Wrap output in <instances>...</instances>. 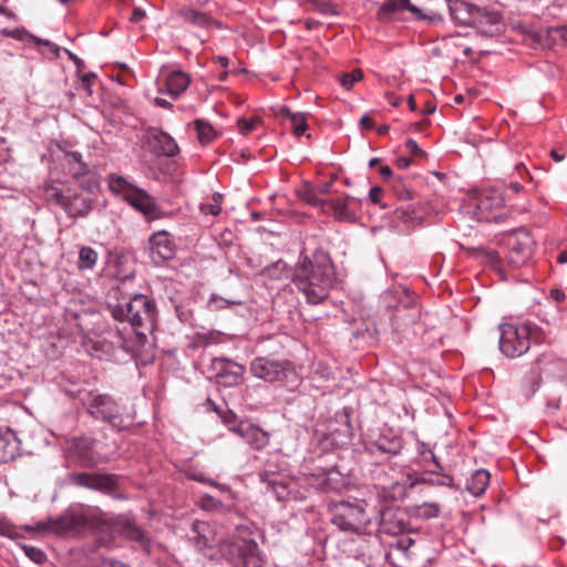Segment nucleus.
<instances>
[{"label": "nucleus", "instance_id": "a211bd4d", "mask_svg": "<svg viewBox=\"0 0 567 567\" xmlns=\"http://www.w3.org/2000/svg\"><path fill=\"white\" fill-rule=\"evenodd\" d=\"M472 28H476L484 35L494 37L502 29L501 16L495 10L478 7L474 12Z\"/></svg>", "mask_w": 567, "mask_h": 567}, {"label": "nucleus", "instance_id": "680f3d73", "mask_svg": "<svg viewBox=\"0 0 567 567\" xmlns=\"http://www.w3.org/2000/svg\"><path fill=\"white\" fill-rule=\"evenodd\" d=\"M65 53L68 54L69 59L74 62L78 71L80 72L82 68H84V62L73 52L65 49Z\"/></svg>", "mask_w": 567, "mask_h": 567}, {"label": "nucleus", "instance_id": "6e6552de", "mask_svg": "<svg viewBox=\"0 0 567 567\" xmlns=\"http://www.w3.org/2000/svg\"><path fill=\"white\" fill-rule=\"evenodd\" d=\"M249 370L254 377L271 383H285L295 375L290 361L268 357L255 358L250 363Z\"/></svg>", "mask_w": 567, "mask_h": 567}, {"label": "nucleus", "instance_id": "c9c22d12", "mask_svg": "<svg viewBox=\"0 0 567 567\" xmlns=\"http://www.w3.org/2000/svg\"><path fill=\"white\" fill-rule=\"evenodd\" d=\"M97 252L92 247L82 246L79 250L78 268L80 270H91L97 261Z\"/></svg>", "mask_w": 567, "mask_h": 567}, {"label": "nucleus", "instance_id": "bb28decb", "mask_svg": "<svg viewBox=\"0 0 567 567\" xmlns=\"http://www.w3.org/2000/svg\"><path fill=\"white\" fill-rule=\"evenodd\" d=\"M177 14L187 23L203 28L210 29L212 27H216L217 29L221 28V22L215 20L209 13L195 10L192 8H182L178 10Z\"/></svg>", "mask_w": 567, "mask_h": 567}, {"label": "nucleus", "instance_id": "c85d7f7f", "mask_svg": "<svg viewBox=\"0 0 567 567\" xmlns=\"http://www.w3.org/2000/svg\"><path fill=\"white\" fill-rule=\"evenodd\" d=\"M19 445L14 432L10 427L0 426V461L7 463L14 460L19 455Z\"/></svg>", "mask_w": 567, "mask_h": 567}, {"label": "nucleus", "instance_id": "a878e982", "mask_svg": "<svg viewBox=\"0 0 567 567\" xmlns=\"http://www.w3.org/2000/svg\"><path fill=\"white\" fill-rule=\"evenodd\" d=\"M378 484L380 491L378 492L379 497L384 502H398L402 501L406 496L408 485L405 482H391L389 485L385 481L381 480V475H385L384 470L378 472Z\"/></svg>", "mask_w": 567, "mask_h": 567}, {"label": "nucleus", "instance_id": "338daca9", "mask_svg": "<svg viewBox=\"0 0 567 567\" xmlns=\"http://www.w3.org/2000/svg\"><path fill=\"white\" fill-rule=\"evenodd\" d=\"M155 104L159 107H163V109H172L173 105L171 102H168L167 100L165 99H162V97H156L155 99Z\"/></svg>", "mask_w": 567, "mask_h": 567}, {"label": "nucleus", "instance_id": "0e129e2a", "mask_svg": "<svg viewBox=\"0 0 567 567\" xmlns=\"http://www.w3.org/2000/svg\"><path fill=\"white\" fill-rule=\"evenodd\" d=\"M395 163H396L399 168H406V167H409L412 164V158L411 157H405V156L398 157Z\"/></svg>", "mask_w": 567, "mask_h": 567}, {"label": "nucleus", "instance_id": "1a4fd4ad", "mask_svg": "<svg viewBox=\"0 0 567 567\" xmlns=\"http://www.w3.org/2000/svg\"><path fill=\"white\" fill-rule=\"evenodd\" d=\"M63 154V162L68 173L79 182V187L90 194H94L100 188L97 176L90 171L89 165L83 161L80 152L66 151L62 146L59 147Z\"/></svg>", "mask_w": 567, "mask_h": 567}, {"label": "nucleus", "instance_id": "e433bc0d", "mask_svg": "<svg viewBox=\"0 0 567 567\" xmlns=\"http://www.w3.org/2000/svg\"><path fill=\"white\" fill-rule=\"evenodd\" d=\"M194 124L198 134V140L202 144H207L215 138L216 132L208 122L204 120H196Z\"/></svg>", "mask_w": 567, "mask_h": 567}, {"label": "nucleus", "instance_id": "a19ab883", "mask_svg": "<svg viewBox=\"0 0 567 567\" xmlns=\"http://www.w3.org/2000/svg\"><path fill=\"white\" fill-rule=\"evenodd\" d=\"M301 198L313 207L320 208L323 213H327L328 199H321L318 196V192L313 189H307L302 193Z\"/></svg>", "mask_w": 567, "mask_h": 567}, {"label": "nucleus", "instance_id": "cd10ccee", "mask_svg": "<svg viewBox=\"0 0 567 567\" xmlns=\"http://www.w3.org/2000/svg\"><path fill=\"white\" fill-rule=\"evenodd\" d=\"M150 145L155 154L164 155L167 157L175 156L179 151L175 140L162 131H157L151 135Z\"/></svg>", "mask_w": 567, "mask_h": 567}, {"label": "nucleus", "instance_id": "aec40b11", "mask_svg": "<svg viewBox=\"0 0 567 567\" xmlns=\"http://www.w3.org/2000/svg\"><path fill=\"white\" fill-rule=\"evenodd\" d=\"M233 549L237 555L234 567H262L258 544L254 539L236 544Z\"/></svg>", "mask_w": 567, "mask_h": 567}, {"label": "nucleus", "instance_id": "49530a36", "mask_svg": "<svg viewBox=\"0 0 567 567\" xmlns=\"http://www.w3.org/2000/svg\"><path fill=\"white\" fill-rule=\"evenodd\" d=\"M261 121L259 117H251L249 120H246L244 117L238 118L237 121V127L240 134L247 135L252 130L256 128L257 124H259Z\"/></svg>", "mask_w": 567, "mask_h": 567}, {"label": "nucleus", "instance_id": "f3484780", "mask_svg": "<svg viewBox=\"0 0 567 567\" xmlns=\"http://www.w3.org/2000/svg\"><path fill=\"white\" fill-rule=\"evenodd\" d=\"M402 449V437L394 434H382L375 441L370 442L367 447L371 455L383 456V460H390L400 454Z\"/></svg>", "mask_w": 567, "mask_h": 567}, {"label": "nucleus", "instance_id": "f8f14e48", "mask_svg": "<svg viewBox=\"0 0 567 567\" xmlns=\"http://www.w3.org/2000/svg\"><path fill=\"white\" fill-rule=\"evenodd\" d=\"M535 241L528 230L522 228L508 238V261L515 267L525 265L532 257Z\"/></svg>", "mask_w": 567, "mask_h": 567}, {"label": "nucleus", "instance_id": "774afa93", "mask_svg": "<svg viewBox=\"0 0 567 567\" xmlns=\"http://www.w3.org/2000/svg\"><path fill=\"white\" fill-rule=\"evenodd\" d=\"M530 340H534L536 342H547V338L544 336L543 330L539 328L538 332H535L534 336L530 337Z\"/></svg>", "mask_w": 567, "mask_h": 567}, {"label": "nucleus", "instance_id": "2eb2a0df", "mask_svg": "<svg viewBox=\"0 0 567 567\" xmlns=\"http://www.w3.org/2000/svg\"><path fill=\"white\" fill-rule=\"evenodd\" d=\"M213 368L216 371L215 379L218 385L225 388L236 386L241 383L246 368L227 358H215Z\"/></svg>", "mask_w": 567, "mask_h": 567}, {"label": "nucleus", "instance_id": "f03ea898", "mask_svg": "<svg viewBox=\"0 0 567 567\" xmlns=\"http://www.w3.org/2000/svg\"><path fill=\"white\" fill-rule=\"evenodd\" d=\"M115 320L127 321L133 331V343L130 350L142 355L146 361L154 359L153 340L151 339L157 324V308L153 299L146 295L137 293L123 303H116L112 309Z\"/></svg>", "mask_w": 567, "mask_h": 567}, {"label": "nucleus", "instance_id": "603ef678", "mask_svg": "<svg viewBox=\"0 0 567 567\" xmlns=\"http://www.w3.org/2000/svg\"><path fill=\"white\" fill-rule=\"evenodd\" d=\"M317 10L323 14L337 16L338 11L336 7L330 2H320L317 4Z\"/></svg>", "mask_w": 567, "mask_h": 567}, {"label": "nucleus", "instance_id": "5701e85b", "mask_svg": "<svg viewBox=\"0 0 567 567\" xmlns=\"http://www.w3.org/2000/svg\"><path fill=\"white\" fill-rule=\"evenodd\" d=\"M231 432L243 437L254 450L265 447L269 441L266 432L246 421H241L236 427H231Z\"/></svg>", "mask_w": 567, "mask_h": 567}, {"label": "nucleus", "instance_id": "2f4dec72", "mask_svg": "<svg viewBox=\"0 0 567 567\" xmlns=\"http://www.w3.org/2000/svg\"><path fill=\"white\" fill-rule=\"evenodd\" d=\"M121 533L130 540L138 543L142 547L148 548L151 546V539L145 530L138 526L134 520L126 519L122 524Z\"/></svg>", "mask_w": 567, "mask_h": 567}, {"label": "nucleus", "instance_id": "e2e57ef3", "mask_svg": "<svg viewBox=\"0 0 567 567\" xmlns=\"http://www.w3.org/2000/svg\"><path fill=\"white\" fill-rule=\"evenodd\" d=\"M360 125L363 127V128H367V130H370V128H373L374 127V122L373 120L368 116V115H363L360 120Z\"/></svg>", "mask_w": 567, "mask_h": 567}, {"label": "nucleus", "instance_id": "4c0bfd02", "mask_svg": "<svg viewBox=\"0 0 567 567\" xmlns=\"http://www.w3.org/2000/svg\"><path fill=\"white\" fill-rule=\"evenodd\" d=\"M441 512L437 503H423L414 509V515L422 519H431L437 517Z\"/></svg>", "mask_w": 567, "mask_h": 567}, {"label": "nucleus", "instance_id": "09e8293b", "mask_svg": "<svg viewBox=\"0 0 567 567\" xmlns=\"http://www.w3.org/2000/svg\"><path fill=\"white\" fill-rule=\"evenodd\" d=\"M25 555L33 561L41 564L45 560V554L37 547H24Z\"/></svg>", "mask_w": 567, "mask_h": 567}, {"label": "nucleus", "instance_id": "0eeeda50", "mask_svg": "<svg viewBox=\"0 0 567 567\" xmlns=\"http://www.w3.org/2000/svg\"><path fill=\"white\" fill-rule=\"evenodd\" d=\"M109 187L112 193L121 196L136 210L146 217H153L157 212L155 199L144 189L127 182L123 176L110 175Z\"/></svg>", "mask_w": 567, "mask_h": 567}, {"label": "nucleus", "instance_id": "864d4df0", "mask_svg": "<svg viewBox=\"0 0 567 567\" xmlns=\"http://www.w3.org/2000/svg\"><path fill=\"white\" fill-rule=\"evenodd\" d=\"M405 147L414 155V156H423L425 155L424 151L421 150L417 143L413 138H409L405 142Z\"/></svg>", "mask_w": 567, "mask_h": 567}, {"label": "nucleus", "instance_id": "de8ad7c7", "mask_svg": "<svg viewBox=\"0 0 567 567\" xmlns=\"http://www.w3.org/2000/svg\"><path fill=\"white\" fill-rule=\"evenodd\" d=\"M395 195L402 200H409L413 198L411 189H409L402 178H396L393 185Z\"/></svg>", "mask_w": 567, "mask_h": 567}, {"label": "nucleus", "instance_id": "7ed1b4c3", "mask_svg": "<svg viewBox=\"0 0 567 567\" xmlns=\"http://www.w3.org/2000/svg\"><path fill=\"white\" fill-rule=\"evenodd\" d=\"M65 393L76 399L91 417L110 424L113 430L121 432L130 426V422H125L120 404L112 395L84 386L68 389Z\"/></svg>", "mask_w": 567, "mask_h": 567}, {"label": "nucleus", "instance_id": "69168bd1", "mask_svg": "<svg viewBox=\"0 0 567 567\" xmlns=\"http://www.w3.org/2000/svg\"><path fill=\"white\" fill-rule=\"evenodd\" d=\"M379 172L384 181H389L393 176V172L390 166H381Z\"/></svg>", "mask_w": 567, "mask_h": 567}, {"label": "nucleus", "instance_id": "4468645a", "mask_svg": "<svg viewBox=\"0 0 567 567\" xmlns=\"http://www.w3.org/2000/svg\"><path fill=\"white\" fill-rule=\"evenodd\" d=\"M410 12L417 21H441L442 18L437 13L424 14L422 10L414 6L410 0H384L379 8L378 18L380 20H390L393 14L399 12Z\"/></svg>", "mask_w": 567, "mask_h": 567}, {"label": "nucleus", "instance_id": "f257e3e1", "mask_svg": "<svg viewBox=\"0 0 567 567\" xmlns=\"http://www.w3.org/2000/svg\"><path fill=\"white\" fill-rule=\"evenodd\" d=\"M292 282L305 295L308 303H321L336 284V269L330 254L322 248L311 254L303 249L293 269Z\"/></svg>", "mask_w": 567, "mask_h": 567}, {"label": "nucleus", "instance_id": "39448f33", "mask_svg": "<svg viewBox=\"0 0 567 567\" xmlns=\"http://www.w3.org/2000/svg\"><path fill=\"white\" fill-rule=\"evenodd\" d=\"M499 350L508 358H518L528 351L530 337L539 331V327L528 323L512 324L502 323L498 326Z\"/></svg>", "mask_w": 567, "mask_h": 567}, {"label": "nucleus", "instance_id": "b1692460", "mask_svg": "<svg viewBox=\"0 0 567 567\" xmlns=\"http://www.w3.org/2000/svg\"><path fill=\"white\" fill-rule=\"evenodd\" d=\"M328 435L341 444L347 443L351 439L352 425L347 410L336 413L334 420L329 422Z\"/></svg>", "mask_w": 567, "mask_h": 567}, {"label": "nucleus", "instance_id": "20e7f679", "mask_svg": "<svg viewBox=\"0 0 567 567\" xmlns=\"http://www.w3.org/2000/svg\"><path fill=\"white\" fill-rule=\"evenodd\" d=\"M367 507L368 503L358 498L331 503L330 522L342 532L362 535L371 522Z\"/></svg>", "mask_w": 567, "mask_h": 567}, {"label": "nucleus", "instance_id": "412c9836", "mask_svg": "<svg viewBox=\"0 0 567 567\" xmlns=\"http://www.w3.org/2000/svg\"><path fill=\"white\" fill-rule=\"evenodd\" d=\"M380 530L398 535L405 530L404 513L398 507L384 506L380 509Z\"/></svg>", "mask_w": 567, "mask_h": 567}, {"label": "nucleus", "instance_id": "9b49d317", "mask_svg": "<svg viewBox=\"0 0 567 567\" xmlns=\"http://www.w3.org/2000/svg\"><path fill=\"white\" fill-rule=\"evenodd\" d=\"M478 219L487 223H501L504 220V198L498 192H483L475 203Z\"/></svg>", "mask_w": 567, "mask_h": 567}, {"label": "nucleus", "instance_id": "dca6fc26", "mask_svg": "<svg viewBox=\"0 0 567 567\" xmlns=\"http://www.w3.org/2000/svg\"><path fill=\"white\" fill-rule=\"evenodd\" d=\"M360 207V199L351 195H342L328 199L327 213L332 212L338 221L354 223Z\"/></svg>", "mask_w": 567, "mask_h": 567}, {"label": "nucleus", "instance_id": "393cba45", "mask_svg": "<svg viewBox=\"0 0 567 567\" xmlns=\"http://www.w3.org/2000/svg\"><path fill=\"white\" fill-rule=\"evenodd\" d=\"M449 11L453 21L460 25L472 27L474 12L478 7L464 0H450Z\"/></svg>", "mask_w": 567, "mask_h": 567}, {"label": "nucleus", "instance_id": "5fc2aeb1", "mask_svg": "<svg viewBox=\"0 0 567 567\" xmlns=\"http://www.w3.org/2000/svg\"><path fill=\"white\" fill-rule=\"evenodd\" d=\"M31 37H32V39H33L37 43H39V44H43V45L48 47V48H49V50H50V51H51L55 56H59L60 48H59L55 43H53V42H51V41H49V40H41V39H39V38H37V37H33V35H31Z\"/></svg>", "mask_w": 567, "mask_h": 567}, {"label": "nucleus", "instance_id": "ddd939ff", "mask_svg": "<svg viewBox=\"0 0 567 567\" xmlns=\"http://www.w3.org/2000/svg\"><path fill=\"white\" fill-rule=\"evenodd\" d=\"M87 524V519L83 515L66 513L55 519L49 518L45 522H39L34 527H27L35 532H52L59 535L78 532Z\"/></svg>", "mask_w": 567, "mask_h": 567}, {"label": "nucleus", "instance_id": "052dcab7", "mask_svg": "<svg viewBox=\"0 0 567 567\" xmlns=\"http://www.w3.org/2000/svg\"><path fill=\"white\" fill-rule=\"evenodd\" d=\"M188 477L195 482L206 483L209 485H216V483L213 480L205 477L202 473H193V474H189Z\"/></svg>", "mask_w": 567, "mask_h": 567}, {"label": "nucleus", "instance_id": "4d7b16f0", "mask_svg": "<svg viewBox=\"0 0 567 567\" xmlns=\"http://www.w3.org/2000/svg\"><path fill=\"white\" fill-rule=\"evenodd\" d=\"M145 17H146L145 10L137 7V8H134V10L130 17V21L132 23H137V22L142 21Z\"/></svg>", "mask_w": 567, "mask_h": 567}, {"label": "nucleus", "instance_id": "ea45409f", "mask_svg": "<svg viewBox=\"0 0 567 567\" xmlns=\"http://www.w3.org/2000/svg\"><path fill=\"white\" fill-rule=\"evenodd\" d=\"M363 79V72L360 69L353 70L351 72H344L339 75L340 84L346 90H351L354 83L361 81Z\"/></svg>", "mask_w": 567, "mask_h": 567}, {"label": "nucleus", "instance_id": "c03bdc74", "mask_svg": "<svg viewBox=\"0 0 567 567\" xmlns=\"http://www.w3.org/2000/svg\"><path fill=\"white\" fill-rule=\"evenodd\" d=\"M223 195L220 193H214L213 203L202 204L200 210L204 214H210L217 216L221 212Z\"/></svg>", "mask_w": 567, "mask_h": 567}, {"label": "nucleus", "instance_id": "423d86ee", "mask_svg": "<svg viewBox=\"0 0 567 567\" xmlns=\"http://www.w3.org/2000/svg\"><path fill=\"white\" fill-rule=\"evenodd\" d=\"M87 194L89 195H85L72 189L63 192L52 185L45 187L47 198L59 205L65 212L68 217L73 219L86 218L91 214L94 200L90 196L91 194Z\"/></svg>", "mask_w": 567, "mask_h": 567}, {"label": "nucleus", "instance_id": "f704fd0d", "mask_svg": "<svg viewBox=\"0 0 567 567\" xmlns=\"http://www.w3.org/2000/svg\"><path fill=\"white\" fill-rule=\"evenodd\" d=\"M262 482L267 483L268 491L272 492L278 501H284L289 495V489L286 483L279 481L276 476L269 477L268 474H260Z\"/></svg>", "mask_w": 567, "mask_h": 567}, {"label": "nucleus", "instance_id": "7c9ffc66", "mask_svg": "<svg viewBox=\"0 0 567 567\" xmlns=\"http://www.w3.org/2000/svg\"><path fill=\"white\" fill-rule=\"evenodd\" d=\"M489 472L486 470H476L472 473L471 477L466 481V491H468L473 496L480 497L482 496L488 484H489Z\"/></svg>", "mask_w": 567, "mask_h": 567}, {"label": "nucleus", "instance_id": "9d476101", "mask_svg": "<svg viewBox=\"0 0 567 567\" xmlns=\"http://www.w3.org/2000/svg\"><path fill=\"white\" fill-rule=\"evenodd\" d=\"M70 483L79 487H84L105 494L112 493L118 487V476L116 474L72 473L69 476Z\"/></svg>", "mask_w": 567, "mask_h": 567}, {"label": "nucleus", "instance_id": "a18cd8bd", "mask_svg": "<svg viewBox=\"0 0 567 567\" xmlns=\"http://www.w3.org/2000/svg\"><path fill=\"white\" fill-rule=\"evenodd\" d=\"M290 121H291L293 134L298 137L303 135L308 128L305 114L297 112V113H295V115H291Z\"/></svg>", "mask_w": 567, "mask_h": 567}, {"label": "nucleus", "instance_id": "37998d69", "mask_svg": "<svg viewBox=\"0 0 567 567\" xmlns=\"http://www.w3.org/2000/svg\"><path fill=\"white\" fill-rule=\"evenodd\" d=\"M214 410L219 415L221 422L228 426L229 431H231V427H236L241 421H238L237 415L229 409H219L216 405H214Z\"/></svg>", "mask_w": 567, "mask_h": 567}, {"label": "nucleus", "instance_id": "8fccbe9b", "mask_svg": "<svg viewBox=\"0 0 567 567\" xmlns=\"http://www.w3.org/2000/svg\"><path fill=\"white\" fill-rule=\"evenodd\" d=\"M78 449V458L83 467H93L95 465V460L92 455H90L87 452H83L80 446Z\"/></svg>", "mask_w": 567, "mask_h": 567}, {"label": "nucleus", "instance_id": "473e14b6", "mask_svg": "<svg viewBox=\"0 0 567 567\" xmlns=\"http://www.w3.org/2000/svg\"><path fill=\"white\" fill-rule=\"evenodd\" d=\"M422 220L423 216L413 206L396 208L393 212V221L402 224L408 229L420 225Z\"/></svg>", "mask_w": 567, "mask_h": 567}, {"label": "nucleus", "instance_id": "c756f323", "mask_svg": "<svg viewBox=\"0 0 567 567\" xmlns=\"http://www.w3.org/2000/svg\"><path fill=\"white\" fill-rule=\"evenodd\" d=\"M166 90L167 93L176 100L181 94H183L190 84V78L187 73L177 70L171 72L166 78Z\"/></svg>", "mask_w": 567, "mask_h": 567}, {"label": "nucleus", "instance_id": "58836bf2", "mask_svg": "<svg viewBox=\"0 0 567 567\" xmlns=\"http://www.w3.org/2000/svg\"><path fill=\"white\" fill-rule=\"evenodd\" d=\"M423 482L430 483L435 486H447L454 488L453 477L447 474H440L439 472H431L429 477H423Z\"/></svg>", "mask_w": 567, "mask_h": 567}, {"label": "nucleus", "instance_id": "4be33fe9", "mask_svg": "<svg viewBox=\"0 0 567 567\" xmlns=\"http://www.w3.org/2000/svg\"><path fill=\"white\" fill-rule=\"evenodd\" d=\"M310 475L316 480V487L326 493L340 491L344 486L342 474L334 467L320 468Z\"/></svg>", "mask_w": 567, "mask_h": 567}, {"label": "nucleus", "instance_id": "79ce46f5", "mask_svg": "<svg viewBox=\"0 0 567 567\" xmlns=\"http://www.w3.org/2000/svg\"><path fill=\"white\" fill-rule=\"evenodd\" d=\"M237 305H240V301L229 300V299L223 298L220 296H217L215 293H213L208 300V308L213 311L223 310L230 306H237Z\"/></svg>", "mask_w": 567, "mask_h": 567}, {"label": "nucleus", "instance_id": "3c124183", "mask_svg": "<svg viewBox=\"0 0 567 567\" xmlns=\"http://www.w3.org/2000/svg\"><path fill=\"white\" fill-rule=\"evenodd\" d=\"M95 74L93 72L85 73L81 76V86L87 93V95H92V81L95 79Z\"/></svg>", "mask_w": 567, "mask_h": 567}, {"label": "nucleus", "instance_id": "bf43d9fd", "mask_svg": "<svg viewBox=\"0 0 567 567\" xmlns=\"http://www.w3.org/2000/svg\"><path fill=\"white\" fill-rule=\"evenodd\" d=\"M334 178L336 177H332L331 181L320 184L317 188L318 194L324 195V194L332 193L333 192L332 184H333Z\"/></svg>", "mask_w": 567, "mask_h": 567}, {"label": "nucleus", "instance_id": "72a5a7b5", "mask_svg": "<svg viewBox=\"0 0 567 567\" xmlns=\"http://www.w3.org/2000/svg\"><path fill=\"white\" fill-rule=\"evenodd\" d=\"M292 272L293 270L289 268L284 260L272 262L261 270L262 276L272 280H281L289 277L292 278Z\"/></svg>", "mask_w": 567, "mask_h": 567}, {"label": "nucleus", "instance_id": "6e6d98bb", "mask_svg": "<svg viewBox=\"0 0 567 567\" xmlns=\"http://www.w3.org/2000/svg\"><path fill=\"white\" fill-rule=\"evenodd\" d=\"M383 189L379 186H373L370 188L369 198L373 204H379Z\"/></svg>", "mask_w": 567, "mask_h": 567}, {"label": "nucleus", "instance_id": "13d9d810", "mask_svg": "<svg viewBox=\"0 0 567 567\" xmlns=\"http://www.w3.org/2000/svg\"><path fill=\"white\" fill-rule=\"evenodd\" d=\"M412 545H414V540L410 537L399 538L395 543V546L403 551L408 550Z\"/></svg>", "mask_w": 567, "mask_h": 567}, {"label": "nucleus", "instance_id": "6ab92c4d", "mask_svg": "<svg viewBox=\"0 0 567 567\" xmlns=\"http://www.w3.org/2000/svg\"><path fill=\"white\" fill-rule=\"evenodd\" d=\"M174 246L166 231L155 233L148 240V255L152 261L159 265L174 257Z\"/></svg>", "mask_w": 567, "mask_h": 567}]
</instances>
